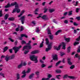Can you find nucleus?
Masks as SVG:
<instances>
[{"label": "nucleus", "mask_w": 80, "mask_h": 80, "mask_svg": "<svg viewBox=\"0 0 80 80\" xmlns=\"http://www.w3.org/2000/svg\"><path fill=\"white\" fill-rule=\"evenodd\" d=\"M15 8L13 10L12 13H14L16 12L17 13H20V9H19V6H18V4L17 3V2H12L10 5V6H15Z\"/></svg>", "instance_id": "obj_1"}, {"label": "nucleus", "mask_w": 80, "mask_h": 80, "mask_svg": "<svg viewBox=\"0 0 80 80\" xmlns=\"http://www.w3.org/2000/svg\"><path fill=\"white\" fill-rule=\"evenodd\" d=\"M65 45H66V43H65L63 42H62L58 46H54V48L55 50H59L61 48V47L62 46V48L63 49H65Z\"/></svg>", "instance_id": "obj_2"}, {"label": "nucleus", "mask_w": 80, "mask_h": 80, "mask_svg": "<svg viewBox=\"0 0 80 80\" xmlns=\"http://www.w3.org/2000/svg\"><path fill=\"white\" fill-rule=\"evenodd\" d=\"M46 44L48 45V48L46 49V52H48L50 50H51L52 48V42H49V41L48 38L46 39Z\"/></svg>", "instance_id": "obj_3"}, {"label": "nucleus", "mask_w": 80, "mask_h": 80, "mask_svg": "<svg viewBox=\"0 0 80 80\" xmlns=\"http://www.w3.org/2000/svg\"><path fill=\"white\" fill-rule=\"evenodd\" d=\"M30 59L32 60V61H34L35 63H37L38 62V56H37L35 55H32L30 56Z\"/></svg>", "instance_id": "obj_4"}, {"label": "nucleus", "mask_w": 80, "mask_h": 80, "mask_svg": "<svg viewBox=\"0 0 80 80\" xmlns=\"http://www.w3.org/2000/svg\"><path fill=\"white\" fill-rule=\"evenodd\" d=\"M42 14H40L39 15V17H37V18H42L43 20H48L49 18L48 17L47 15H44L43 16L42 15Z\"/></svg>", "instance_id": "obj_5"}, {"label": "nucleus", "mask_w": 80, "mask_h": 80, "mask_svg": "<svg viewBox=\"0 0 80 80\" xmlns=\"http://www.w3.org/2000/svg\"><path fill=\"white\" fill-rule=\"evenodd\" d=\"M27 47L26 46H24L23 48L22 49V51H24V53L25 54H27L28 52H29V51L28 50L29 49H29L28 48H27Z\"/></svg>", "instance_id": "obj_6"}, {"label": "nucleus", "mask_w": 80, "mask_h": 80, "mask_svg": "<svg viewBox=\"0 0 80 80\" xmlns=\"http://www.w3.org/2000/svg\"><path fill=\"white\" fill-rule=\"evenodd\" d=\"M20 48H22V46H20L18 47L15 46L13 48V49L15 51V53H17V52L19 51V49H20Z\"/></svg>", "instance_id": "obj_7"}, {"label": "nucleus", "mask_w": 80, "mask_h": 80, "mask_svg": "<svg viewBox=\"0 0 80 80\" xmlns=\"http://www.w3.org/2000/svg\"><path fill=\"white\" fill-rule=\"evenodd\" d=\"M68 77L69 78H70L71 79H75L76 78L75 77L71 76H68L67 74H66L64 75L63 78L64 79L67 78Z\"/></svg>", "instance_id": "obj_8"}, {"label": "nucleus", "mask_w": 80, "mask_h": 80, "mask_svg": "<svg viewBox=\"0 0 80 80\" xmlns=\"http://www.w3.org/2000/svg\"><path fill=\"white\" fill-rule=\"evenodd\" d=\"M25 16L24 15L21 17L19 19L20 20H21L22 24L24 23V21H25Z\"/></svg>", "instance_id": "obj_9"}, {"label": "nucleus", "mask_w": 80, "mask_h": 80, "mask_svg": "<svg viewBox=\"0 0 80 80\" xmlns=\"http://www.w3.org/2000/svg\"><path fill=\"white\" fill-rule=\"evenodd\" d=\"M31 43H32V41H29L28 42V43H27V46H25L27 48H28L29 49L32 48V47H31Z\"/></svg>", "instance_id": "obj_10"}, {"label": "nucleus", "mask_w": 80, "mask_h": 80, "mask_svg": "<svg viewBox=\"0 0 80 80\" xmlns=\"http://www.w3.org/2000/svg\"><path fill=\"white\" fill-rule=\"evenodd\" d=\"M21 37H20L19 38V40H22V37H25V38H28V36L27 35L25 34H22L21 35Z\"/></svg>", "instance_id": "obj_11"}, {"label": "nucleus", "mask_w": 80, "mask_h": 80, "mask_svg": "<svg viewBox=\"0 0 80 80\" xmlns=\"http://www.w3.org/2000/svg\"><path fill=\"white\" fill-rule=\"evenodd\" d=\"M10 58V56L9 55H7L5 57V60H6V62H8Z\"/></svg>", "instance_id": "obj_12"}, {"label": "nucleus", "mask_w": 80, "mask_h": 80, "mask_svg": "<svg viewBox=\"0 0 80 80\" xmlns=\"http://www.w3.org/2000/svg\"><path fill=\"white\" fill-rule=\"evenodd\" d=\"M58 55L57 54H55L53 56V60H58Z\"/></svg>", "instance_id": "obj_13"}, {"label": "nucleus", "mask_w": 80, "mask_h": 80, "mask_svg": "<svg viewBox=\"0 0 80 80\" xmlns=\"http://www.w3.org/2000/svg\"><path fill=\"white\" fill-rule=\"evenodd\" d=\"M39 52V51L38 50H35L32 51L31 52V54H36Z\"/></svg>", "instance_id": "obj_14"}, {"label": "nucleus", "mask_w": 80, "mask_h": 80, "mask_svg": "<svg viewBox=\"0 0 80 80\" xmlns=\"http://www.w3.org/2000/svg\"><path fill=\"white\" fill-rule=\"evenodd\" d=\"M24 13H25V10H22L20 14L18 16V17L20 18V17H21V16H22Z\"/></svg>", "instance_id": "obj_15"}, {"label": "nucleus", "mask_w": 80, "mask_h": 80, "mask_svg": "<svg viewBox=\"0 0 80 80\" xmlns=\"http://www.w3.org/2000/svg\"><path fill=\"white\" fill-rule=\"evenodd\" d=\"M62 32V30L61 29L59 30L57 32L55 33V35H58L60 33Z\"/></svg>", "instance_id": "obj_16"}, {"label": "nucleus", "mask_w": 80, "mask_h": 80, "mask_svg": "<svg viewBox=\"0 0 80 80\" xmlns=\"http://www.w3.org/2000/svg\"><path fill=\"white\" fill-rule=\"evenodd\" d=\"M78 58V60H80V55H78V54H76L74 56V58Z\"/></svg>", "instance_id": "obj_17"}, {"label": "nucleus", "mask_w": 80, "mask_h": 80, "mask_svg": "<svg viewBox=\"0 0 80 80\" xmlns=\"http://www.w3.org/2000/svg\"><path fill=\"white\" fill-rule=\"evenodd\" d=\"M55 11V9L51 8L49 9V12L50 13H52V12H54Z\"/></svg>", "instance_id": "obj_18"}, {"label": "nucleus", "mask_w": 80, "mask_h": 80, "mask_svg": "<svg viewBox=\"0 0 80 80\" xmlns=\"http://www.w3.org/2000/svg\"><path fill=\"white\" fill-rule=\"evenodd\" d=\"M32 71V69L31 68H28L26 71V73H29L30 72Z\"/></svg>", "instance_id": "obj_19"}, {"label": "nucleus", "mask_w": 80, "mask_h": 80, "mask_svg": "<svg viewBox=\"0 0 80 80\" xmlns=\"http://www.w3.org/2000/svg\"><path fill=\"white\" fill-rule=\"evenodd\" d=\"M70 60H71L70 58H68V63L69 65H72V62H71V61H70Z\"/></svg>", "instance_id": "obj_20"}, {"label": "nucleus", "mask_w": 80, "mask_h": 80, "mask_svg": "<svg viewBox=\"0 0 80 80\" xmlns=\"http://www.w3.org/2000/svg\"><path fill=\"white\" fill-rule=\"evenodd\" d=\"M35 74L33 73L32 74L29 76V78L30 79H32L33 77H34Z\"/></svg>", "instance_id": "obj_21"}, {"label": "nucleus", "mask_w": 80, "mask_h": 80, "mask_svg": "<svg viewBox=\"0 0 80 80\" xmlns=\"http://www.w3.org/2000/svg\"><path fill=\"white\" fill-rule=\"evenodd\" d=\"M64 39L66 42H69L70 41V39L69 38H65Z\"/></svg>", "instance_id": "obj_22"}, {"label": "nucleus", "mask_w": 80, "mask_h": 80, "mask_svg": "<svg viewBox=\"0 0 80 80\" xmlns=\"http://www.w3.org/2000/svg\"><path fill=\"white\" fill-rule=\"evenodd\" d=\"M49 38L51 40H53V38H54V36H53V35H50L49 36Z\"/></svg>", "instance_id": "obj_23"}, {"label": "nucleus", "mask_w": 80, "mask_h": 80, "mask_svg": "<svg viewBox=\"0 0 80 80\" xmlns=\"http://www.w3.org/2000/svg\"><path fill=\"white\" fill-rule=\"evenodd\" d=\"M19 29H20V31L22 32V31H23V30H24V27L23 26H21L19 28Z\"/></svg>", "instance_id": "obj_24"}, {"label": "nucleus", "mask_w": 80, "mask_h": 80, "mask_svg": "<svg viewBox=\"0 0 80 80\" xmlns=\"http://www.w3.org/2000/svg\"><path fill=\"white\" fill-rule=\"evenodd\" d=\"M43 41L42 42V43L40 44V48H41V47H42L43 46V41H44V39H42Z\"/></svg>", "instance_id": "obj_25"}, {"label": "nucleus", "mask_w": 80, "mask_h": 80, "mask_svg": "<svg viewBox=\"0 0 80 80\" xmlns=\"http://www.w3.org/2000/svg\"><path fill=\"white\" fill-rule=\"evenodd\" d=\"M22 66H22V63H21L20 64L18 65L17 68H21L22 67Z\"/></svg>", "instance_id": "obj_26"}, {"label": "nucleus", "mask_w": 80, "mask_h": 80, "mask_svg": "<svg viewBox=\"0 0 80 80\" xmlns=\"http://www.w3.org/2000/svg\"><path fill=\"white\" fill-rule=\"evenodd\" d=\"M15 55L14 54L12 55L10 57V59H14V58H15Z\"/></svg>", "instance_id": "obj_27"}, {"label": "nucleus", "mask_w": 80, "mask_h": 80, "mask_svg": "<svg viewBox=\"0 0 80 80\" xmlns=\"http://www.w3.org/2000/svg\"><path fill=\"white\" fill-rule=\"evenodd\" d=\"M8 15L7 14H5L4 16V20H7L8 18Z\"/></svg>", "instance_id": "obj_28"}, {"label": "nucleus", "mask_w": 80, "mask_h": 80, "mask_svg": "<svg viewBox=\"0 0 80 80\" xmlns=\"http://www.w3.org/2000/svg\"><path fill=\"white\" fill-rule=\"evenodd\" d=\"M10 7V3H8V4L5 6V8H9Z\"/></svg>", "instance_id": "obj_29"}, {"label": "nucleus", "mask_w": 80, "mask_h": 80, "mask_svg": "<svg viewBox=\"0 0 80 80\" xmlns=\"http://www.w3.org/2000/svg\"><path fill=\"white\" fill-rule=\"evenodd\" d=\"M21 64H22V66H26V65H27V62H25L21 63Z\"/></svg>", "instance_id": "obj_30"}, {"label": "nucleus", "mask_w": 80, "mask_h": 80, "mask_svg": "<svg viewBox=\"0 0 80 80\" xmlns=\"http://www.w3.org/2000/svg\"><path fill=\"white\" fill-rule=\"evenodd\" d=\"M17 79L19 80L20 79V74L18 73L17 75Z\"/></svg>", "instance_id": "obj_31"}, {"label": "nucleus", "mask_w": 80, "mask_h": 80, "mask_svg": "<svg viewBox=\"0 0 80 80\" xmlns=\"http://www.w3.org/2000/svg\"><path fill=\"white\" fill-rule=\"evenodd\" d=\"M46 64H44V63H42V65H41V68H44L45 67H46Z\"/></svg>", "instance_id": "obj_32"}, {"label": "nucleus", "mask_w": 80, "mask_h": 80, "mask_svg": "<svg viewBox=\"0 0 80 80\" xmlns=\"http://www.w3.org/2000/svg\"><path fill=\"white\" fill-rule=\"evenodd\" d=\"M8 49V47H6L4 48V51H3V52L4 53V52H5L7 50V49Z\"/></svg>", "instance_id": "obj_33"}, {"label": "nucleus", "mask_w": 80, "mask_h": 80, "mask_svg": "<svg viewBox=\"0 0 80 80\" xmlns=\"http://www.w3.org/2000/svg\"><path fill=\"white\" fill-rule=\"evenodd\" d=\"M40 31V29H39V28H36V32H37V33H38Z\"/></svg>", "instance_id": "obj_34"}, {"label": "nucleus", "mask_w": 80, "mask_h": 80, "mask_svg": "<svg viewBox=\"0 0 80 80\" xmlns=\"http://www.w3.org/2000/svg\"><path fill=\"white\" fill-rule=\"evenodd\" d=\"M22 44H26L27 43V42L25 41L22 40L21 41Z\"/></svg>", "instance_id": "obj_35"}, {"label": "nucleus", "mask_w": 80, "mask_h": 80, "mask_svg": "<svg viewBox=\"0 0 80 80\" xmlns=\"http://www.w3.org/2000/svg\"><path fill=\"white\" fill-rule=\"evenodd\" d=\"M61 62V61H60L56 63V67H57V66H58L59 65V64Z\"/></svg>", "instance_id": "obj_36"}, {"label": "nucleus", "mask_w": 80, "mask_h": 80, "mask_svg": "<svg viewBox=\"0 0 80 80\" xmlns=\"http://www.w3.org/2000/svg\"><path fill=\"white\" fill-rule=\"evenodd\" d=\"M62 76L60 75H57L56 76V77L57 79H60V77H61Z\"/></svg>", "instance_id": "obj_37"}, {"label": "nucleus", "mask_w": 80, "mask_h": 80, "mask_svg": "<svg viewBox=\"0 0 80 80\" xmlns=\"http://www.w3.org/2000/svg\"><path fill=\"white\" fill-rule=\"evenodd\" d=\"M56 72L60 73H62V71L61 70H56Z\"/></svg>", "instance_id": "obj_38"}, {"label": "nucleus", "mask_w": 80, "mask_h": 80, "mask_svg": "<svg viewBox=\"0 0 80 80\" xmlns=\"http://www.w3.org/2000/svg\"><path fill=\"white\" fill-rule=\"evenodd\" d=\"M64 23H66V24H67V23H68V20H65L64 21Z\"/></svg>", "instance_id": "obj_39"}, {"label": "nucleus", "mask_w": 80, "mask_h": 80, "mask_svg": "<svg viewBox=\"0 0 80 80\" xmlns=\"http://www.w3.org/2000/svg\"><path fill=\"white\" fill-rule=\"evenodd\" d=\"M78 44H79V42H76L74 43V45L75 46L76 45H78Z\"/></svg>", "instance_id": "obj_40"}, {"label": "nucleus", "mask_w": 80, "mask_h": 80, "mask_svg": "<svg viewBox=\"0 0 80 80\" xmlns=\"http://www.w3.org/2000/svg\"><path fill=\"white\" fill-rule=\"evenodd\" d=\"M70 48V47H69L68 48V53H69L70 52V48Z\"/></svg>", "instance_id": "obj_41"}, {"label": "nucleus", "mask_w": 80, "mask_h": 80, "mask_svg": "<svg viewBox=\"0 0 80 80\" xmlns=\"http://www.w3.org/2000/svg\"><path fill=\"white\" fill-rule=\"evenodd\" d=\"M26 73H27V72L25 71V70H24L22 72V74H23L24 75H26Z\"/></svg>", "instance_id": "obj_42"}, {"label": "nucleus", "mask_w": 80, "mask_h": 80, "mask_svg": "<svg viewBox=\"0 0 80 80\" xmlns=\"http://www.w3.org/2000/svg\"><path fill=\"white\" fill-rule=\"evenodd\" d=\"M2 10H0V17H1L3 16V15L2 14Z\"/></svg>", "instance_id": "obj_43"}, {"label": "nucleus", "mask_w": 80, "mask_h": 80, "mask_svg": "<svg viewBox=\"0 0 80 80\" xmlns=\"http://www.w3.org/2000/svg\"><path fill=\"white\" fill-rule=\"evenodd\" d=\"M48 34L52 35V33H51V32L50 31V30L48 29Z\"/></svg>", "instance_id": "obj_44"}, {"label": "nucleus", "mask_w": 80, "mask_h": 80, "mask_svg": "<svg viewBox=\"0 0 80 80\" xmlns=\"http://www.w3.org/2000/svg\"><path fill=\"white\" fill-rule=\"evenodd\" d=\"M68 15H72V11H71L68 12Z\"/></svg>", "instance_id": "obj_45"}, {"label": "nucleus", "mask_w": 80, "mask_h": 80, "mask_svg": "<svg viewBox=\"0 0 80 80\" xmlns=\"http://www.w3.org/2000/svg\"><path fill=\"white\" fill-rule=\"evenodd\" d=\"M41 80H49V78H42Z\"/></svg>", "instance_id": "obj_46"}, {"label": "nucleus", "mask_w": 80, "mask_h": 80, "mask_svg": "<svg viewBox=\"0 0 80 80\" xmlns=\"http://www.w3.org/2000/svg\"><path fill=\"white\" fill-rule=\"evenodd\" d=\"M74 67H75V65H73L71 66V67H70V69H73V68H74Z\"/></svg>", "instance_id": "obj_47"}, {"label": "nucleus", "mask_w": 80, "mask_h": 80, "mask_svg": "<svg viewBox=\"0 0 80 80\" xmlns=\"http://www.w3.org/2000/svg\"><path fill=\"white\" fill-rule=\"evenodd\" d=\"M73 25H74V26H77L78 25V24L77 23L75 22L73 23Z\"/></svg>", "instance_id": "obj_48"}, {"label": "nucleus", "mask_w": 80, "mask_h": 80, "mask_svg": "<svg viewBox=\"0 0 80 80\" xmlns=\"http://www.w3.org/2000/svg\"><path fill=\"white\" fill-rule=\"evenodd\" d=\"M77 52L78 53H80V46L79 47V48L77 50Z\"/></svg>", "instance_id": "obj_49"}, {"label": "nucleus", "mask_w": 80, "mask_h": 80, "mask_svg": "<svg viewBox=\"0 0 80 80\" xmlns=\"http://www.w3.org/2000/svg\"><path fill=\"white\" fill-rule=\"evenodd\" d=\"M48 77L49 78V79H50V78H51V77H52V76L51 74H48Z\"/></svg>", "instance_id": "obj_50"}, {"label": "nucleus", "mask_w": 80, "mask_h": 80, "mask_svg": "<svg viewBox=\"0 0 80 80\" xmlns=\"http://www.w3.org/2000/svg\"><path fill=\"white\" fill-rule=\"evenodd\" d=\"M32 23L34 25H35L36 24V22L35 21H33L32 22Z\"/></svg>", "instance_id": "obj_51"}, {"label": "nucleus", "mask_w": 80, "mask_h": 80, "mask_svg": "<svg viewBox=\"0 0 80 80\" xmlns=\"http://www.w3.org/2000/svg\"><path fill=\"white\" fill-rule=\"evenodd\" d=\"M15 20V18L13 17H12L10 18V21H13Z\"/></svg>", "instance_id": "obj_52"}, {"label": "nucleus", "mask_w": 80, "mask_h": 80, "mask_svg": "<svg viewBox=\"0 0 80 80\" xmlns=\"http://www.w3.org/2000/svg\"><path fill=\"white\" fill-rule=\"evenodd\" d=\"M1 76H2L4 78H5V74L4 73L1 72Z\"/></svg>", "instance_id": "obj_53"}, {"label": "nucleus", "mask_w": 80, "mask_h": 80, "mask_svg": "<svg viewBox=\"0 0 80 80\" xmlns=\"http://www.w3.org/2000/svg\"><path fill=\"white\" fill-rule=\"evenodd\" d=\"M60 55L61 56H63V55H65V53L64 52H60Z\"/></svg>", "instance_id": "obj_54"}, {"label": "nucleus", "mask_w": 80, "mask_h": 80, "mask_svg": "<svg viewBox=\"0 0 80 80\" xmlns=\"http://www.w3.org/2000/svg\"><path fill=\"white\" fill-rule=\"evenodd\" d=\"M53 22H54V23H55L56 24H57V23H58V22L56 21V20L55 19H53Z\"/></svg>", "instance_id": "obj_55"}, {"label": "nucleus", "mask_w": 80, "mask_h": 80, "mask_svg": "<svg viewBox=\"0 0 80 80\" xmlns=\"http://www.w3.org/2000/svg\"><path fill=\"white\" fill-rule=\"evenodd\" d=\"M39 73H40V72L39 71H37L36 72V75H39Z\"/></svg>", "instance_id": "obj_56"}, {"label": "nucleus", "mask_w": 80, "mask_h": 80, "mask_svg": "<svg viewBox=\"0 0 80 80\" xmlns=\"http://www.w3.org/2000/svg\"><path fill=\"white\" fill-rule=\"evenodd\" d=\"M39 8H37L35 10V12H38V10H39Z\"/></svg>", "instance_id": "obj_57"}, {"label": "nucleus", "mask_w": 80, "mask_h": 80, "mask_svg": "<svg viewBox=\"0 0 80 80\" xmlns=\"http://www.w3.org/2000/svg\"><path fill=\"white\" fill-rule=\"evenodd\" d=\"M53 67V66L52 65H50V66H49L48 67V68H52V67Z\"/></svg>", "instance_id": "obj_58"}, {"label": "nucleus", "mask_w": 80, "mask_h": 80, "mask_svg": "<svg viewBox=\"0 0 80 80\" xmlns=\"http://www.w3.org/2000/svg\"><path fill=\"white\" fill-rule=\"evenodd\" d=\"M19 30H20V28H17L16 29V31H17V32H18V31H19Z\"/></svg>", "instance_id": "obj_59"}, {"label": "nucleus", "mask_w": 80, "mask_h": 80, "mask_svg": "<svg viewBox=\"0 0 80 80\" xmlns=\"http://www.w3.org/2000/svg\"><path fill=\"white\" fill-rule=\"evenodd\" d=\"M76 19H77L78 20H80V17H76Z\"/></svg>", "instance_id": "obj_60"}, {"label": "nucleus", "mask_w": 80, "mask_h": 80, "mask_svg": "<svg viewBox=\"0 0 80 80\" xmlns=\"http://www.w3.org/2000/svg\"><path fill=\"white\" fill-rule=\"evenodd\" d=\"M26 77V74H24L22 76V78H25Z\"/></svg>", "instance_id": "obj_61"}, {"label": "nucleus", "mask_w": 80, "mask_h": 80, "mask_svg": "<svg viewBox=\"0 0 80 80\" xmlns=\"http://www.w3.org/2000/svg\"><path fill=\"white\" fill-rule=\"evenodd\" d=\"M48 10V9H44V12L46 13V12H47Z\"/></svg>", "instance_id": "obj_62"}, {"label": "nucleus", "mask_w": 80, "mask_h": 80, "mask_svg": "<svg viewBox=\"0 0 80 80\" xmlns=\"http://www.w3.org/2000/svg\"><path fill=\"white\" fill-rule=\"evenodd\" d=\"M5 21L2 20V23H1V24H3L5 23Z\"/></svg>", "instance_id": "obj_63"}, {"label": "nucleus", "mask_w": 80, "mask_h": 80, "mask_svg": "<svg viewBox=\"0 0 80 80\" xmlns=\"http://www.w3.org/2000/svg\"><path fill=\"white\" fill-rule=\"evenodd\" d=\"M40 62H41V63H44V62H43V60H42V59H40Z\"/></svg>", "instance_id": "obj_64"}]
</instances>
